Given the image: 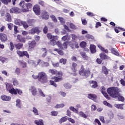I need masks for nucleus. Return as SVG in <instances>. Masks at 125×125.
<instances>
[{"label":"nucleus","instance_id":"24","mask_svg":"<svg viewBox=\"0 0 125 125\" xmlns=\"http://www.w3.org/2000/svg\"><path fill=\"white\" fill-rule=\"evenodd\" d=\"M102 71L104 75H105V76H107L109 74V70H108V68L106 67L105 66H103L102 68Z\"/></svg>","mask_w":125,"mask_h":125},{"label":"nucleus","instance_id":"15","mask_svg":"<svg viewBox=\"0 0 125 125\" xmlns=\"http://www.w3.org/2000/svg\"><path fill=\"white\" fill-rule=\"evenodd\" d=\"M30 90L33 96H36L38 94V90H37V88L34 86H31Z\"/></svg>","mask_w":125,"mask_h":125},{"label":"nucleus","instance_id":"37","mask_svg":"<svg viewBox=\"0 0 125 125\" xmlns=\"http://www.w3.org/2000/svg\"><path fill=\"white\" fill-rule=\"evenodd\" d=\"M111 53L114 54V55H116V56H119V52L116 50V49L112 48L111 49Z\"/></svg>","mask_w":125,"mask_h":125},{"label":"nucleus","instance_id":"54","mask_svg":"<svg viewBox=\"0 0 125 125\" xmlns=\"http://www.w3.org/2000/svg\"><path fill=\"white\" fill-rule=\"evenodd\" d=\"M52 65L53 67H54V68H58V67H59L60 66L59 62H56V63L53 62L52 63Z\"/></svg>","mask_w":125,"mask_h":125},{"label":"nucleus","instance_id":"6","mask_svg":"<svg viewBox=\"0 0 125 125\" xmlns=\"http://www.w3.org/2000/svg\"><path fill=\"white\" fill-rule=\"evenodd\" d=\"M48 73L51 74V75L57 76L58 78H62L63 77V72L62 71H57L56 69H49L48 70Z\"/></svg>","mask_w":125,"mask_h":125},{"label":"nucleus","instance_id":"41","mask_svg":"<svg viewBox=\"0 0 125 125\" xmlns=\"http://www.w3.org/2000/svg\"><path fill=\"white\" fill-rule=\"evenodd\" d=\"M22 25L24 29H27V28H29V25H28V23L26 22V21H22L21 22V26Z\"/></svg>","mask_w":125,"mask_h":125},{"label":"nucleus","instance_id":"64","mask_svg":"<svg viewBox=\"0 0 125 125\" xmlns=\"http://www.w3.org/2000/svg\"><path fill=\"white\" fill-rule=\"evenodd\" d=\"M120 82L122 85H123V86H125V81L124 79H121Z\"/></svg>","mask_w":125,"mask_h":125},{"label":"nucleus","instance_id":"10","mask_svg":"<svg viewBox=\"0 0 125 125\" xmlns=\"http://www.w3.org/2000/svg\"><path fill=\"white\" fill-rule=\"evenodd\" d=\"M33 10L36 15H41V8L40 5L36 4L34 6Z\"/></svg>","mask_w":125,"mask_h":125},{"label":"nucleus","instance_id":"19","mask_svg":"<svg viewBox=\"0 0 125 125\" xmlns=\"http://www.w3.org/2000/svg\"><path fill=\"white\" fill-rule=\"evenodd\" d=\"M47 12L45 10L43 11L42 13V19H45V20H47L49 18V15L47 14Z\"/></svg>","mask_w":125,"mask_h":125},{"label":"nucleus","instance_id":"5","mask_svg":"<svg viewBox=\"0 0 125 125\" xmlns=\"http://www.w3.org/2000/svg\"><path fill=\"white\" fill-rule=\"evenodd\" d=\"M53 80H50L49 83L51 85H53L54 87H57V84L55 83H59L61 81H63L62 77H58L57 76H54L51 78Z\"/></svg>","mask_w":125,"mask_h":125},{"label":"nucleus","instance_id":"51","mask_svg":"<svg viewBox=\"0 0 125 125\" xmlns=\"http://www.w3.org/2000/svg\"><path fill=\"white\" fill-rule=\"evenodd\" d=\"M43 32L44 34H47V32H48V27H47V26H44L43 29Z\"/></svg>","mask_w":125,"mask_h":125},{"label":"nucleus","instance_id":"30","mask_svg":"<svg viewBox=\"0 0 125 125\" xmlns=\"http://www.w3.org/2000/svg\"><path fill=\"white\" fill-rule=\"evenodd\" d=\"M34 123L37 125H44L43 124V121L42 119H40L39 120H35Z\"/></svg>","mask_w":125,"mask_h":125},{"label":"nucleus","instance_id":"35","mask_svg":"<svg viewBox=\"0 0 125 125\" xmlns=\"http://www.w3.org/2000/svg\"><path fill=\"white\" fill-rule=\"evenodd\" d=\"M22 22H23V21H21L20 19H16L15 20V24L18 26H21Z\"/></svg>","mask_w":125,"mask_h":125},{"label":"nucleus","instance_id":"48","mask_svg":"<svg viewBox=\"0 0 125 125\" xmlns=\"http://www.w3.org/2000/svg\"><path fill=\"white\" fill-rule=\"evenodd\" d=\"M0 1L4 4H8L9 2H11V0H0Z\"/></svg>","mask_w":125,"mask_h":125},{"label":"nucleus","instance_id":"7","mask_svg":"<svg viewBox=\"0 0 125 125\" xmlns=\"http://www.w3.org/2000/svg\"><path fill=\"white\" fill-rule=\"evenodd\" d=\"M41 32V30H40V28L39 26H36L35 27L32 28L31 30H30L28 32V33L30 35H35V34H37L39 35Z\"/></svg>","mask_w":125,"mask_h":125},{"label":"nucleus","instance_id":"59","mask_svg":"<svg viewBox=\"0 0 125 125\" xmlns=\"http://www.w3.org/2000/svg\"><path fill=\"white\" fill-rule=\"evenodd\" d=\"M15 72L16 74H17V75H20V73H21L20 68H19L18 67L16 68Z\"/></svg>","mask_w":125,"mask_h":125},{"label":"nucleus","instance_id":"1","mask_svg":"<svg viewBox=\"0 0 125 125\" xmlns=\"http://www.w3.org/2000/svg\"><path fill=\"white\" fill-rule=\"evenodd\" d=\"M107 92L112 98H117L118 95H120L121 89L117 87H110L107 89Z\"/></svg>","mask_w":125,"mask_h":125},{"label":"nucleus","instance_id":"63","mask_svg":"<svg viewBox=\"0 0 125 125\" xmlns=\"http://www.w3.org/2000/svg\"><path fill=\"white\" fill-rule=\"evenodd\" d=\"M13 83L14 85H18V81H17V80L14 79V80L13 81Z\"/></svg>","mask_w":125,"mask_h":125},{"label":"nucleus","instance_id":"28","mask_svg":"<svg viewBox=\"0 0 125 125\" xmlns=\"http://www.w3.org/2000/svg\"><path fill=\"white\" fill-rule=\"evenodd\" d=\"M80 55H81L82 57L83 58L84 60H88V56L86 55V54L84 52H80Z\"/></svg>","mask_w":125,"mask_h":125},{"label":"nucleus","instance_id":"40","mask_svg":"<svg viewBox=\"0 0 125 125\" xmlns=\"http://www.w3.org/2000/svg\"><path fill=\"white\" fill-rule=\"evenodd\" d=\"M64 106H65V104H57L54 108L55 109H58L59 108H63V107H64Z\"/></svg>","mask_w":125,"mask_h":125},{"label":"nucleus","instance_id":"16","mask_svg":"<svg viewBox=\"0 0 125 125\" xmlns=\"http://www.w3.org/2000/svg\"><path fill=\"white\" fill-rule=\"evenodd\" d=\"M17 40L19 41L20 42H22L23 43L26 42V38L20 35H17Z\"/></svg>","mask_w":125,"mask_h":125},{"label":"nucleus","instance_id":"27","mask_svg":"<svg viewBox=\"0 0 125 125\" xmlns=\"http://www.w3.org/2000/svg\"><path fill=\"white\" fill-rule=\"evenodd\" d=\"M124 105L125 104H115L114 107H116L117 109H119L120 110H124Z\"/></svg>","mask_w":125,"mask_h":125},{"label":"nucleus","instance_id":"45","mask_svg":"<svg viewBox=\"0 0 125 125\" xmlns=\"http://www.w3.org/2000/svg\"><path fill=\"white\" fill-rule=\"evenodd\" d=\"M103 104L105 106H107V107H109V108H112V107H113L112 104H111L107 102V101H104Z\"/></svg>","mask_w":125,"mask_h":125},{"label":"nucleus","instance_id":"20","mask_svg":"<svg viewBox=\"0 0 125 125\" xmlns=\"http://www.w3.org/2000/svg\"><path fill=\"white\" fill-rule=\"evenodd\" d=\"M89 83H90V84H92L91 85V87H92V88H96V87H98V83H97V82H96V81H90Z\"/></svg>","mask_w":125,"mask_h":125},{"label":"nucleus","instance_id":"14","mask_svg":"<svg viewBox=\"0 0 125 125\" xmlns=\"http://www.w3.org/2000/svg\"><path fill=\"white\" fill-rule=\"evenodd\" d=\"M28 45L29 48H31V49H34V48L37 46V42H36V41L35 40L29 41L28 42Z\"/></svg>","mask_w":125,"mask_h":125},{"label":"nucleus","instance_id":"11","mask_svg":"<svg viewBox=\"0 0 125 125\" xmlns=\"http://www.w3.org/2000/svg\"><path fill=\"white\" fill-rule=\"evenodd\" d=\"M22 12V10L17 7H14L10 9V13H16L18 14Z\"/></svg>","mask_w":125,"mask_h":125},{"label":"nucleus","instance_id":"50","mask_svg":"<svg viewBox=\"0 0 125 125\" xmlns=\"http://www.w3.org/2000/svg\"><path fill=\"white\" fill-rule=\"evenodd\" d=\"M20 63L21 64V66H22V68H26L27 67V64L25 62L20 61Z\"/></svg>","mask_w":125,"mask_h":125},{"label":"nucleus","instance_id":"3","mask_svg":"<svg viewBox=\"0 0 125 125\" xmlns=\"http://www.w3.org/2000/svg\"><path fill=\"white\" fill-rule=\"evenodd\" d=\"M90 68H88L87 70H85L83 65H82L79 71V74L80 76L85 77V78H88V77L90 76Z\"/></svg>","mask_w":125,"mask_h":125},{"label":"nucleus","instance_id":"4","mask_svg":"<svg viewBox=\"0 0 125 125\" xmlns=\"http://www.w3.org/2000/svg\"><path fill=\"white\" fill-rule=\"evenodd\" d=\"M39 82H41L42 83H47V75L44 72L39 73Z\"/></svg>","mask_w":125,"mask_h":125},{"label":"nucleus","instance_id":"22","mask_svg":"<svg viewBox=\"0 0 125 125\" xmlns=\"http://www.w3.org/2000/svg\"><path fill=\"white\" fill-rule=\"evenodd\" d=\"M77 66H78V64L76 62L72 63L71 69L74 74H76V73H77Z\"/></svg>","mask_w":125,"mask_h":125},{"label":"nucleus","instance_id":"49","mask_svg":"<svg viewBox=\"0 0 125 125\" xmlns=\"http://www.w3.org/2000/svg\"><path fill=\"white\" fill-rule=\"evenodd\" d=\"M50 18H51L53 22H54L55 23L57 22V19H56L55 16H54V15H52L50 16Z\"/></svg>","mask_w":125,"mask_h":125},{"label":"nucleus","instance_id":"46","mask_svg":"<svg viewBox=\"0 0 125 125\" xmlns=\"http://www.w3.org/2000/svg\"><path fill=\"white\" fill-rule=\"evenodd\" d=\"M79 115L80 117H82V118H84L85 119H86L87 118V116L84 114L83 111H80L79 112Z\"/></svg>","mask_w":125,"mask_h":125},{"label":"nucleus","instance_id":"9","mask_svg":"<svg viewBox=\"0 0 125 125\" xmlns=\"http://www.w3.org/2000/svg\"><path fill=\"white\" fill-rule=\"evenodd\" d=\"M17 53L20 57H23V56H26L27 58H30V55L28 53V52L26 51H20L17 50Z\"/></svg>","mask_w":125,"mask_h":125},{"label":"nucleus","instance_id":"8","mask_svg":"<svg viewBox=\"0 0 125 125\" xmlns=\"http://www.w3.org/2000/svg\"><path fill=\"white\" fill-rule=\"evenodd\" d=\"M9 93H11V94H14L15 95L19 94V95H22L23 92L22 90L20 89H14V88H12L11 90H9Z\"/></svg>","mask_w":125,"mask_h":125},{"label":"nucleus","instance_id":"58","mask_svg":"<svg viewBox=\"0 0 125 125\" xmlns=\"http://www.w3.org/2000/svg\"><path fill=\"white\" fill-rule=\"evenodd\" d=\"M70 110L72 111V112H75V113H78V109L75 108L74 106H70L69 107Z\"/></svg>","mask_w":125,"mask_h":125},{"label":"nucleus","instance_id":"33","mask_svg":"<svg viewBox=\"0 0 125 125\" xmlns=\"http://www.w3.org/2000/svg\"><path fill=\"white\" fill-rule=\"evenodd\" d=\"M0 61L2 63V64H4V63H5L6 62H7L8 61V59L7 58H4L2 56L0 57Z\"/></svg>","mask_w":125,"mask_h":125},{"label":"nucleus","instance_id":"26","mask_svg":"<svg viewBox=\"0 0 125 125\" xmlns=\"http://www.w3.org/2000/svg\"><path fill=\"white\" fill-rule=\"evenodd\" d=\"M23 44L22 43H18L15 44V47L16 49H21V48H23Z\"/></svg>","mask_w":125,"mask_h":125},{"label":"nucleus","instance_id":"42","mask_svg":"<svg viewBox=\"0 0 125 125\" xmlns=\"http://www.w3.org/2000/svg\"><path fill=\"white\" fill-rule=\"evenodd\" d=\"M48 44H50L51 45H53V46H54V45L56 44V41L54 40L51 39L48 42Z\"/></svg>","mask_w":125,"mask_h":125},{"label":"nucleus","instance_id":"17","mask_svg":"<svg viewBox=\"0 0 125 125\" xmlns=\"http://www.w3.org/2000/svg\"><path fill=\"white\" fill-rule=\"evenodd\" d=\"M4 19L5 21H7V22H9L12 21V18L11 17V15L9 13L5 14Z\"/></svg>","mask_w":125,"mask_h":125},{"label":"nucleus","instance_id":"25","mask_svg":"<svg viewBox=\"0 0 125 125\" xmlns=\"http://www.w3.org/2000/svg\"><path fill=\"white\" fill-rule=\"evenodd\" d=\"M90 50L91 53H95L96 52V46L94 45H90Z\"/></svg>","mask_w":125,"mask_h":125},{"label":"nucleus","instance_id":"31","mask_svg":"<svg viewBox=\"0 0 125 125\" xmlns=\"http://www.w3.org/2000/svg\"><path fill=\"white\" fill-rule=\"evenodd\" d=\"M27 22L29 26H33V25L36 23V20L34 19L28 20H27Z\"/></svg>","mask_w":125,"mask_h":125},{"label":"nucleus","instance_id":"39","mask_svg":"<svg viewBox=\"0 0 125 125\" xmlns=\"http://www.w3.org/2000/svg\"><path fill=\"white\" fill-rule=\"evenodd\" d=\"M116 98H118V101H121L122 102H124L125 101V98L121 96V94H120V92L119 95H118V97H117Z\"/></svg>","mask_w":125,"mask_h":125},{"label":"nucleus","instance_id":"56","mask_svg":"<svg viewBox=\"0 0 125 125\" xmlns=\"http://www.w3.org/2000/svg\"><path fill=\"white\" fill-rule=\"evenodd\" d=\"M118 29H120V30H123V31H125V30H124V28H122L120 27H116V28H114V31H115V32L117 33V34H118V33L120 32V31H119V30Z\"/></svg>","mask_w":125,"mask_h":125},{"label":"nucleus","instance_id":"32","mask_svg":"<svg viewBox=\"0 0 125 125\" xmlns=\"http://www.w3.org/2000/svg\"><path fill=\"white\" fill-rule=\"evenodd\" d=\"M13 85L12 84L9 83H7L6 84V88L7 89V90H8L9 92L10 90H11V89H12V88H13Z\"/></svg>","mask_w":125,"mask_h":125},{"label":"nucleus","instance_id":"60","mask_svg":"<svg viewBox=\"0 0 125 125\" xmlns=\"http://www.w3.org/2000/svg\"><path fill=\"white\" fill-rule=\"evenodd\" d=\"M102 94L104 95V97H105V98H106V99H108V100L110 99V97H109V95L106 92L103 93Z\"/></svg>","mask_w":125,"mask_h":125},{"label":"nucleus","instance_id":"52","mask_svg":"<svg viewBox=\"0 0 125 125\" xmlns=\"http://www.w3.org/2000/svg\"><path fill=\"white\" fill-rule=\"evenodd\" d=\"M51 116H53L54 117H56V116L58 115V112L57 111L53 110L51 112Z\"/></svg>","mask_w":125,"mask_h":125},{"label":"nucleus","instance_id":"13","mask_svg":"<svg viewBox=\"0 0 125 125\" xmlns=\"http://www.w3.org/2000/svg\"><path fill=\"white\" fill-rule=\"evenodd\" d=\"M99 56L102 60H110L111 58L107 56L104 53H101L100 54Z\"/></svg>","mask_w":125,"mask_h":125},{"label":"nucleus","instance_id":"21","mask_svg":"<svg viewBox=\"0 0 125 125\" xmlns=\"http://www.w3.org/2000/svg\"><path fill=\"white\" fill-rule=\"evenodd\" d=\"M0 98L3 101H9L11 99L10 96H7L5 95H1Z\"/></svg>","mask_w":125,"mask_h":125},{"label":"nucleus","instance_id":"36","mask_svg":"<svg viewBox=\"0 0 125 125\" xmlns=\"http://www.w3.org/2000/svg\"><path fill=\"white\" fill-rule=\"evenodd\" d=\"M16 107H18V108H21V100L19 99H17L16 101Z\"/></svg>","mask_w":125,"mask_h":125},{"label":"nucleus","instance_id":"61","mask_svg":"<svg viewBox=\"0 0 125 125\" xmlns=\"http://www.w3.org/2000/svg\"><path fill=\"white\" fill-rule=\"evenodd\" d=\"M103 60H102V59H99V58H97V59H96V62H97V63H98V64H101V63H102V62H103Z\"/></svg>","mask_w":125,"mask_h":125},{"label":"nucleus","instance_id":"53","mask_svg":"<svg viewBox=\"0 0 125 125\" xmlns=\"http://www.w3.org/2000/svg\"><path fill=\"white\" fill-rule=\"evenodd\" d=\"M14 34H16L18 33H19V31L18 30V26L16 25H14Z\"/></svg>","mask_w":125,"mask_h":125},{"label":"nucleus","instance_id":"23","mask_svg":"<svg viewBox=\"0 0 125 125\" xmlns=\"http://www.w3.org/2000/svg\"><path fill=\"white\" fill-rule=\"evenodd\" d=\"M81 47H82V48H84V50H85V51H88L89 50L86 48H85V47L86 46V42H82L80 43V44Z\"/></svg>","mask_w":125,"mask_h":125},{"label":"nucleus","instance_id":"12","mask_svg":"<svg viewBox=\"0 0 125 125\" xmlns=\"http://www.w3.org/2000/svg\"><path fill=\"white\" fill-rule=\"evenodd\" d=\"M7 35H6V34L3 33H0V40L2 42H7Z\"/></svg>","mask_w":125,"mask_h":125},{"label":"nucleus","instance_id":"29","mask_svg":"<svg viewBox=\"0 0 125 125\" xmlns=\"http://www.w3.org/2000/svg\"><path fill=\"white\" fill-rule=\"evenodd\" d=\"M98 47H99V48H100V49H101L102 51H103V52H105V53H108V52H109L108 49H105V48L103 47L101 44L98 45Z\"/></svg>","mask_w":125,"mask_h":125},{"label":"nucleus","instance_id":"43","mask_svg":"<svg viewBox=\"0 0 125 125\" xmlns=\"http://www.w3.org/2000/svg\"><path fill=\"white\" fill-rule=\"evenodd\" d=\"M32 112L34 113V115L36 116L39 115V110L36 107L33 108Z\"/></svg>","mask_w":125,"mask_h":125},{"label":"nucleus","instance_id":"38","mask_svg":"<svg viewBox=\"0 0 125 125\" xmlns=\"http://www.w3.org/2000/svg\"><path fill=\"white\" fill-rule=\"evenodd\" d=\"M67 62V59L62 58L60 59L59 60V63L61 64H63V65H65L66 63Z\"/></svg>","mask_w":125,"mask_h":125},{"label":"nucleus","instance_id":"18","mask_svg":"<svg viewBox=\"0 0 125 125\" xmlns=\"http://www.w3.org/2000/svg\"><path fill=\"white\" fill-rule=\"evenodd\" d=\"M88 98L89 99H91V100H93V101H96V99H97V96L94 94H88Z\"/></svg>","mask_w":125,"mask_h":125},{"label":"nucleus","instance_id":"34","mask_svg":"<svg viewBox=\"0 0 125 125\" xmlns=\"http://www.w3.org/2000/svg\"><path fill=\"white\" fill-rule=\"evenodd\" d=\"M67 120H68V117L67 116H64V117H62L59 120V123H60V124H62V123H64V122H67Z\"/></svg>","mask_w":125,"mask_h":125},{"label":"nucleus","instance_id":"55","mask_svg":"<svg viewBox=\"0 0 125 125\" xmlns=\"http://www.w3.org/2000/svg\"><path fill=\"white\" fill-rule=\"evenodd\" d=\"M39 95H41V96H42V97H45V95L43 94V92H42V90L41 89H39Z\"/></svg>","mask_w":125,"mask_h":125},{"label":"nucleus","instance_id":"62","mask_svg":"<svg viewBox=\"0 0 125 125\" xmlns=\"http://www.w3.org/2000/svg\"><path fill=\"white\" fill-rule=\"evenodd\" d=\"M70 27L72 30H75V29H77V27L73 23H70Z\"/></svg>","mask_w":125,"mask_h":125},{"label":"nucleus","instance_id":"47","mask_svg":"<svg viewBox=\"0 0 125 125\" xmlns=\"http://www.w3.org/2000/svg\"><path fill=\"white\" fill-rule=\"evenodd\" d=\"M9 49L11 51H12L14 49V44L12 42H10Z\"/></svg>","mask_w":125,"mask_h":125},{"label":"nucleus","instance_id":"2","mask_svg":"<svg viewBox=\"0 0 125 125\" xmlns=\"http://www.w3.org/2000/svg\"><path fill=\"white\" fill-rule=\"evenodd\" d=\"M20 6L21 7L23 12H28L33 7V4L31 3H26L25 1H21L20 3Z\"/></svg>","mask_w":125,"mask_h":125},{"label":"nucleus","instance_id":"44","mask_svg":"<svg viewBox=\"0 0 125 125\" xmlns=\"http://www.w3.org/2000/svg\"><path fill=\"white\" fill-rule=\"evenodd\" d=\"M63 86L65 87V88H66V89H70V88L72 87V86H71V84H70L69 83L64 84Z\"/></svg>","mask_w":125,"mask_h":125},{"label":"nucleus","instance_id":"57","mask_svg":"<svg viewBox=\"0 0 125 125\" xmlns=\"http://www.w3.org/2000/svg\"><path fill=\"white\" fill-rule=\"evenodd\" d=\"M7 25L8 26V28L9 29V30H12V29L13 28V23H7Z\"/></svg>","mask_w":125,"mask_h":125}]
</instances>
